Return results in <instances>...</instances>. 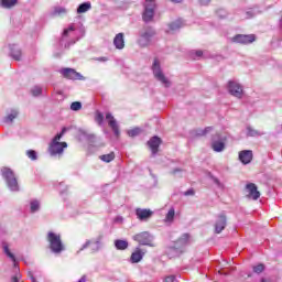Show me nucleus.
<instances>
[{"label": "nucleus", "instance_id": "a878e982", "mask_svg": "<svg viewBox=\"0 0 282 282\" xmlns=\"http://www.w3.org/2000/svg\"><path fill=\"white\" fill-rule=\"evenodd\" d=\"M247 135H249L250 138H259L261 135H265L264 132H259L258 130H254L250 127L247 128Z\"/></svg>", "mask_w": 282, "mask_h": 282}, {"label": "nucleus", "instance_id": "f704fd0d", "mask_svg": "<svg viewBox=\"0 0 282 282\" xmlns=\"http://www.w3.org/2000/svg\"><path fill=\"white\" fill-rule=\"evenodd\" d=\"M210 131H213V127H207L203 130H197L196 135H207L208 133H210Z\"/></svg>", "mask_w": 282, "mask_h": 282}, {"label": "nucleus", "instance_id": "412c9836", "mask_svg": "<svg viewBox=\"0 0 282 282\" xmlns=\"http://www.w3.org/2000/svg\"><path fill=\"white\" fill-rule=\"evenodd\" d=\"M89 10H91V2H84L77 8V14H85V12H89Z\"/></svg>", "mask_w": 282, "mask_h": 282}, {"label": "nucleus", "instance_id": "cd10ccee", "mask_svg": "<svg viewBox=\"0 0 282 282\" xmlns=\"http://www.w3.org/2000/svg\"><path fill=\"white\" fill-rule=\"evenodd\" d=\"M99 159L101 160V162L106 163L113 162V160H116V154L113 152H110L108 154L100 155Z\"/></svg>", "mask_w": 282, "mask_h": 282}, {"label": "nucleus", "instance_id": "b1692460", "mask_svg": "<svg viewBox=\"0 0 282 282\" xmlns=\"http://www.w3.org/2000/svg\"><path fill=\"white\" fill-rule=\"evenodd\" d=\"M173 219H175V208H170L165 216V224H173Z\"/></svg>", "mask_w": 282, "mask_h": 282}, {"label": "nucleus", "instance_id": "c03bdc74", "mask_svg": "<svg viewBox=\"0 0 282 282\" xmlns=\"http://www.w3.org/2000/svg\"><path fill=\"white\" fill-rule=\"evenodd\" d=\"M89 246H91V241L87 240L79 250H85L86 248H89Z\"/></svg>", "mask_w": 282, "mask_h": 282}, {"label": "nucleus", "instance_id": "de8ad7c7", "mask_svg": "<svg viewBox=\"0 0 282 282\" xmlns=\"http://www.w3.org/2000/svg\"><path fill=\"white\" fill-rule=\"evenodd\" d=\"M185 195L188 196V195H195V191L193 189H188L185 192Z\"/></svg>", "mask_w": 282, "mask_h": 282}, {"label": "nucleus", "instance_id": "ddd939ff", "mask_svg": "<svg viewBox=\"0 0 282 282\" xmlns=\"http://www.w3.org/2000/svg\"><path fill=\"white\" fill-rule=\"evenodd\" d=\"M153 36H155V31H153L152 29H147L145 32L141 34L139 39V44L142 47H147V45L151 43V39H153Z\"/></svg>", "mask_w": 282, "mask_h": 282}, {"label": "nucleus", "instance_id": "a19ab883", "mask_svg": "<svg viewBox=\"0 0 282 282\" xmlns=\"http://www.w3.org/2000/svg\"><path fill=\"white\" fill-rule=\"evenodd\" d=\"M193 53L195 54L194 58H202L204 56V52H202V51H195Z\"/></svg>", "mask_w": 282, "mask_h": 282}, {"label": "nucleus", "instance_id": "09e8293b", "mask_svg": "<svg viewBox=\"0 0 282 282\" xmlns=\"http://www.w3.org/2000/svg\"><path fill=\"white\" fill-rule=\"evenodd\" d=\"M29 276H31L32 282H36V278H34V275H32V272H29Z\"/></svg>", "mask_w": 282, "mask_h": 282}, {"label": "nucleus", "instance_id": "ea45409f", "mask_svg": "<svg viewBox=\"0 0 282 282\" xmlns=\"http://www.w3.org/2000/svg\"><path fill=\"white\" fill-rule=\"evenodd\" d=\"M74 30H75L74 24H70L69 28L64 30L63 36H69V33L74 32Z\"/></svg>", "mask_w": 282, "mask_h": 282}, {"label": "nucleus", "instance_id": "0eeeda50", "mask_svg": "<svg viewBox=\"0 0 282 282\" xmlns=\"http://www.w3.org/2000/svg\"><path fill=\"white\" fill-rule=\"evenodd\" d=\"M133 241L140 243V246H149L150 248H155V243H153V236L148 231H142L132 237Z\"/></svg>", "mask_w": 282, "mask_h": 282}, {"label": "nucleus", "instance_id": "58836bf2", "mask_svg": "<svg viewBox=\"0 0 282 282\" xmlns=\"http://www.w3.org/2000/svg\"><path fill=\"white\" fill-rule=\"evenodd\" d=\"M263 270H265V265H263V264H258V265L253 267V272H256V274H261V272H263Z\"/></svg>", "mask_w": 282, "mask_h": 282}, {"label": "nucleus", "instance_id": "aec40b11", "mask_svg": "<svg viewBox=\"0 0 282 282\" xmlns=\"http://www.w3.org/2000/svg\"><path fill=\"white\" fill-rule=\"evenodd\" d=\"M143 258H144V252H142L140 248H137V250L132 252L130 257V261L131 263H140V261H142Z\"/></svg>", "mask_w": 282, "mask_h": 282}, {"label": "nucleus", "instance_id": "1a4fd4ad", "mask_svg": "<svg viewBox=\"0 0 282 282\" xmlns=\"http://www.w3.org/2000/svg\"><path fill=\"white\" fill-rule=\"evenodd\" d=\"M234 43H240L241 45H250V43H254L257 41V36L254 34H238L231 39Z\"/></svg>", "mask_w": 282, "mask_h": 282}, {"label": "nucleus", "instance_id": "72a5a7b5", "mask_svg": "<svg viewBox=\"0 0 282 282\" xmlns=\"http://www.w3.org/2000/svg\"><path fill=\"white\" fill-rule=\"evenodd\" d=\"M70 109L72 111H80L83 109V104H80V101L72 102Z\"/></svg>", "mask_w": 282, "mask_h": 282}, {"label": "nucleus", "instance_id": "3c124183", "mask_svg": "<svg viewBox=\"0 0 282 282\" xmlns=\"http://www.w3.org/2000/svg\"><path fill=\"white\" fill-rule=\"evenodd\" d=\"M177 171H178V170H174V171H173V174L175 175V173H177Z\"/></svg>", "mask_w": 282, "mask_h": 282}, {"label": "nucleus", "instance_id": "7ed1b4c3", "mask_svg": "<svg viewBox=\"0 0 282 282\" xmlns=\"http://www.w3.org/2000/svg\"><path fill=\"white\" fill-rule=\"evenodd\" d=\"M50 246V250L54 254H61V252H64L65 245H63V240L61 239L59 234H54V231H48L46 237Z\"/></svg>", "mask_w": 282, "mask_h": 282}, {"label": "nucleus", "instance_id": "c9c22d12", "mask_svg": "<svg viewBox=\"0 0 282 282\" xmlns=\"http://www.w3.org/2000/svg\"><path fill=\"white\" fill-rule=\"evenodd\" d=\"M142 130L140 128H133L132 130H128V135L130 138H135V135H140Z\"/></svg>", "mask_w": 282, "mask_h": 282}, {"label": "nucleus", "instance_id": "a18cd8bd", "mask_svg": "<svg viewBox=\"0 0 282 282\" xmlns=\"http://www.w3.org/2000/svg\"><path fill=\"white\" fill-rule=\"evenodd\" d=\"M164 282H175V275L166 276Z\"/></svg>", "mask_w": 282, "mask_h": 282}, {"label": "nucleus", "instance_id": "4c0bfd02", "mask_svg": "<svg viewBox=\"0 0 282 282\" xmlns=\"http://www.w3.org/2000/svg\"><path fill=\"white\" fill-rule=\"evenodd\" d=\"M67 13V9L63 8V7H57L55 8L53 14H66Z\"/></svg>", "mask_w": 282, "mask_h": 282}, {"label": "nucleus", "instance_id": "393cba45", "mask_svg": "<svg viewBox=\"0 0 282 282\" xmlns=\"http://www.w3.org/2000/svg\"><path fill=\"white\" fill-rule=\"evenodd\" d=\"M115 247L117 250H127L129 248V242L127 240H116Z\"/></svg>", "mask_w": 282, "mask_h": 282}, {"label": "nucleus", "instance_id": "c85d7f7f", "mask_svg": "<svg viewBox=\"0 0 282 282\" xmlns=\"http://www.w3.org/2000/svg\"><path fill=\"white\" fill-rule=\"evenodd\" d=\"M19 0H1L0 6L2 8H14Z\"/></svg>", "mask_w": 282, "mask_h": 282}, {"label": "nucleus", "instance_id": "f3484780", "mask_svg": "<svg viewBox=\"0 0 282 282\" xmlns=\"http://www.w3.org/2000/svg\"><path fill=\"white\" fill-rule=\"evenodd\" d=\"M246 188L249 193V196L257 200L259 199V197H261V193L259 192V189H257V185L254 183H249L246 185Z\"/></svg>", "mask_w": 282, "mask_h": 282}, {"label": "nucleus", "instance_id": "dca6fc26", "mask_svg": "<svg viewBox=\"0 0 282 282\" xmlns=\"http://www.w3.org/2000/svg\"><path fill=\"white\" fill-rule=\"evenodd\" d=\"M160 144H162V139H160L159 137H153L148 141V147L151 149L152 155H155L158 153Z\"/></svg>", "mask_w": 282, "mask_h": 282}, {"label": "nucleus", "instance_id": "9b49d317", "mask_svg": "<svg viewBox=\"0 0 282 282\" xmlns=\"http://www.w3.org/2000/svg\"><path fill=\"white\" fill-rule=\"evenodd\" d=\"M228 91L231 94V96H235L236 98H241L243 96V88L241 85L235 80L228 82Z\"/></svg>", "mask_w": 282, "mask_h": 282}, {"label": "nucleus", "instance_id": "2f4dec72", "mask_svg": "<svg viewBox=\"0 0 282 282\" xmlns=\"http://www.w3.org/2000/svg\"><path fill=\"white\" fill-rule=\"evenodd\" d=\"M95 120H96L97 124H99V127H102V124L105 122V116L102 115V112H97Z\"/></svg>", "mask_w": 282, "mask_h": 282}, {"label": "nucleus", "instance_id": "864d4df0", "mask_svg": "<svg viewBox=\"0 0 282 282\" xmlns=\"http://www.w3.org/2000/svg\"><path fill=\"white\" fill-rule=\"evenodd\" d=\"M261 282H265V280H263V279H262V281H261Z\"/></svg>", "mask_w": 282, "mask_h": 282}, {"label": "nucleus", "instance_id": "8fccbe9b", "mask_svg": "<svg viewBox=\"0 0 282 282\" xmlns=\"http://www.w3.org/2000/svg\"><path fill=\"white\" fill-rule=\"evenodd\" d=\"M173 3H182V0H171Z\"/></svg>", "mask_w": 282, "mask_h": 282}, {"label": "nucleus", "instance_id": "423d86ee", "mask_svg": "<svg viewBox=\"0 0 282 282\" xmlns=\"http://www.w3.org/2000/svg\"><path fill=\"white\" fill-rule=\"evenodd\" d=\"M155 17V0H145L142 19L144 23H151Z\"/></svg>", "mask_w": 282, "mask_h": 282}, {"label": "nucleus", "instance_id": "37998d69", "mask_svg": "<svg viewBox=\"0 0 282 282\" xmlns=\"http://www.w3.org/2000/svg\"><path fill=\"white\" fill-rule=\"evenodd\" d=\"M93 250H94L95 252H98V250H100V240H97V241L95 242V247L93 248Z\"/></svg>", "mask_w": 282, "mask_h": 282}, {"label": "nucleus", "instance_id": "39448f33", "mask_svg": "<svg viewBox=\"0 0 282 282\" xmlns=\"http://www.w3.org/2000/svg\"><path fill=\"white\" fill-rule=\"evenodd\" d=\"M152 72L154 75V78L159 80V83H162L164 87H171V80L164 76V73L162 72V67L160 66V59L155 58L152 65Z\"/></svg>", "mask_w": 282, "mask_h": 282}, {"label": "nucleus", "instance_id": "7c9ffc66", "mask_svg": "<svg viewBox=\"0 0 282 282\" xmlns=\"http://www.w3.org/2000/svg\"><path fill=\"white\" fill-rule=\"evenodd\" d=\"M257 14H261V11H259L257 8L249 9L246 12V19H252V17H257Z\"/></svg>", "mask_w": 282, "mask_h": 282}, {"label": "nucleus", "instance_id": "f03ea898", "mask_svg": "<svg viewBox=\"0 0 282 282\" xmlns=\"http://www.w3.org/2000/svg\"><path fill=\"white\" fill-rule=\"evenodd\" d=\"M188 243H191V236L188 234H184L176 242H174V246L167 248V257H170V259H173V257H180Z\"/></svg>", "mask_w": 282, "mask_h": 282}, {"label": "nucleus", "instance_id": "6ab92c4d", "mask_svg": "<svg viewBox=\"0 0 282 282\" xmlns=\"http://www.w3.org/2000/svg\"><path fill=\"white\" fill-rule=\"evenodd\" d=\"M116 50H124V33H118L113 39Z\"/></svg>", "mask_w": 282, "mask_h": 282}, {"label": "nucleus", "instance_id": "9d476101", "mask_svg": "<svg viewBox=\"0 0 282 282\" xmlns=\"http://www.w3.org/2000/svg\"><path fill=\"white\" fill-rule=\"evenodd\" d=\"M212 149L216 153H221L224 149H226V143H224V140H221V134L216 133L212 138Z\"/></svg>", "mask_w": 282, "mask_h": 282}, {"label": "nucleus", "instance_id": "a211bd4d", "mask_svg": "<svg viewBox=\"0 0 282 282\" xmlns=\"http://www.w3.org/2000/svg\"><path fill=\"white\" fill-rule=\"evenodd\" d=\"M239 160L242 164H250L252 162V150L240 151Z\"/></svg>", "mask_w": 282, "mask_h": 282}, {"label": "nucleus", "instance_id": "20e7f679", "mask_svg": "<svg viewBox=\"0 0 282 282\" xmlns=\"http://www.w3.org/2000/svg\"><path fill=\"white\" fill-rule=\"evenodd\" d=\"M1 175L6 181V184L9 191L17 193L19 191V181L17 180V175L14 174V171H12V169L10 167H2Z\"/></svg>", "mask_w": 282, "mask_h": 282}, {"label": "nucleus", "instance_id": "e433bc0d", "mask_svg": "<svg viewBox=\"0 0 282 282\" xmlns=\"http://www.w3.org/2000/svg\"><path fill=\"white\" fill-rule=\"evenodd\" d=\"M26 155H28V158L30 159V160H37V155H36V151H34V150H29V151H26Z\"/></svg>", "mask_w": 282, "mask_h": 282}, {"label": "nucleus", "instance_id": "49530a36", "mask_svg": "<svg viewBox=\"0 0 282 282\" xmlns=\"http://www.w3.org/2000/svg\"><path fill=\"white\" fill-rule=\"evenodd\" d=\"M200 6H208L210 0H199Z\"/></svg>", "mask_w": 282, "mask_h": 282}, {"label": "nucleus", "instance_id": "c756f323", "mask_svg": "<svg viewBox=\"0 0 282 282\" xmlns=\"http://www.w3.org/2000/svg\"><path fill=\"white\" fill-rule=\"evenodd\" d=\"M41 208V203L36 199H33L30 202V210L31 213H37V210Z\"/></svg>", "mask_w": 282, "mask_h": 282}, {"label": "nucleus", "instance_id": "f257e3e1", "mask_svg": "<svg viewBox=\"0 0 282 282\" xmlns=\"http://www.w3.org/2000/svg\"><path fill=\"white\" fill-rule=\"evenodd\" d=\"M69 131V128H63L61 133H57L50 143L48 153L53 156L63 155L65 149H67V142H61V138Z\"/></svg>", "mask_w": 282, "mask_h": 282}, {"label": "nucleus", "instance_id": "2eb2a0df", "mask_svg": "<svg viewBox=\"0 0 282 282\" xmlns=\"http://www.w3.org/2000/svg\"><path fill=\"white\" fill-rule=\"evenodd\" d=\"M135 215L139 221H148V219H151V217H153V212L151 209L137 208Z\"/></svg>", "mask_w": 282, "mask_h": 282}, {"label": "nucleus", "instance_id": "79ce46f5", "mask_svg": "<svg viewBox=\"0 0 282 282\" xmlns=\"http://www.w3.org/2000/svg\"><path fill=\"white\" fill-rule=\"evenodd\" d=\"M213 182H214V184H216L218 186V188H221L224 186L221 184V182H219V178H217V177H213Z\"/></svg>", "mask_w": 282, "mask_h": 282}, {"label": "nucleus", "instance_id": "bb28decb", "mask_svg": "<svg viewBox=\"0 0 282 282\" xmlns=\"http://www.w3.org/2000/svg\"><path fill=\"white\" fill-rule=\"evenodd\" d=\"M169 26L171 32H175L180 30V28L184 26V22L182 20H176L175 22H172Z\"/></svg>", "mask_w": 282, "mask_h": 282}, {"label": "nucleus", "instance_id": "f8f14e48", "mask_svg": "<svg viewBox=\"0 0 282 282\" xmlns=\"http://www.w3.org/2000/svg\"><path fill=\"white\" fill-rule=\"evenodd\" d=\"M227 224H228V219L226 218V215L224 214L218 215L215 223V234L220 235V232H224Z\"/></svg>", "mask_w": 282, "mask_h": 282}, {"label": "nucleus", "instance_id": "6e6552de", "mask_svg": "<svg viewBox=\"0 0 282 282\" xmlns=\"http://www.w3.org/2000/svg\"><path fill=\"white\" fill-rule=\"evenodd\" d=\"M59 73L68 80H85V77L74 68H62Z\"/></svg>", "mask_w": 282, "mask_h": 282}, {"label": "nucleus", "instance_id": "473e14b6", "mask_svg": "<svg viewBox=\"0 0 282 282\" xmlns=\"http://www.w3.org/2000/svg\"><path fill=\"white\" fill-rule=\"evenodd\" d=\"M31 94L32 96H41V94H43V88L41 86H34L32 89H31Z\"/></svg>", "mask_w": 282, "mask_h": 282}, {"label": "nucleus", "instance_id": "4468645a", "mask_svg": "<svg viewBox=\"0 0 282 282\" xmlns=\"http://www.w3.org/2000/svg\"><path fill=\"white\" fill-rule=\"evenodd\" d=\"M106 120L108 121V124L113 131L116 138H120V128L118 126V121H116V118H113V115H111V112L106 113Z\"/></svg>", "mask_w": 282, "mask_h": 282}, {"label": "nucleus", "instance_id": "603ef678", "mask_svg": "<svg viewBox=\"0 0 282 282\" xmlns=\"http://www.w3.org/2000/svg\"><path fill=\"white\" fill-rule=\"evenodd\" d=\"M101 61H107V58H105V57H101Z\"/></svg>", "mask_w": 282, "mask_h": 282}, {"label": "nucleus", "instance_id": "5701e85b", "mask_svg": "<svg viewBox=\"0 0 282 282\" xmlns=\"http://www.w3.org/2000/svg\"><path fill=\"white\" fill-rule=\"evenodd\" d=\"M10 50H11V56L14 58V61H21V51L19 46L13 44L10 46Z\"/></svg>", "mask_w": 282, "mask_h": 282}, {"label": "nucleus", "instance_id": "4be33fe9", "mask_svg": "<svg viewBox=\"0 0 282 282\" xmlns=\"http://www.w3.org/2000/svg\"><path fill=\"white\" fill-rule=\"evenodd\" d=\"M15 118H19V111L11 110V112L4 118V122L7 124H12V122H14Z\"/></svg>", "mask_w": 282, "mask_h": 282}]
</instances>
